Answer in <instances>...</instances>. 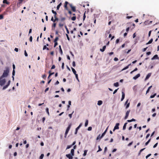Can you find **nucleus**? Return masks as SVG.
<instances>
[{
  "label": "nucleus",
  "instance_id": "obj_3",
  "mask_svg": "<svg viewBox=\"0 0 159 159\" xmlns=\"http://www.w3.org/2000/svg\"><path fill=\"white\" fill-rule=\"evenodd\" d=\"M130 110H128L126 111V114H125V116L124 118V119L125 120L126 119L128 118L129 115V113L130 112Z\"/></svg>",
  "mask_w": 159,
  "mask_h": 159
},
{
  "label": "nucleus",
  "instance_id": "obj_38",
  "mask_svg": "<svg viewBox=\"0 0 159 159\" xmlns=\"http://www.w3.org/2000/svg\"><path fill=\"white\" fill-rule=\"evenodd\" d=\"M8 86H9L7 84L5 86H4L3 88V89L4 90V89H6V88H7L8 87Z\"/></svg>",
  "mask_w": 159,
  "mask_h": 159
},
{
  "label": "nucleus",
  "instance_id": "obj_34",
  "mask_svg": "<svg viewBox=\"0 0 159 159\" xmlns=\"http://www.w3.org/2000/svg\"><path fill=\"white\" fill-rule=\"evenodd\" d=\"M76 17L75 16H74L71 18V20H72L74 21L76 20Z\"/></svg>",
  "mask_w": 159,
  "mask_h": 159
},
{
  "label": "nucleus",
  "instance_id": "obj_26",
  "mask_svg": "<svg viewBox=\"0 0 159 159\" xmlns=\"http://www.w3.org/2000/svg\"><path fill=\"white\" fill-rule=\"evenodd\" d=\"M71 69H72V72H73V73H74V74L75 75L76 74V71H75V69L74 68H73L72 67H71Z\"/></svg>",
  "mask_w": 159,
  "mask_h": 159
},
{
  "label": "nucleus",
  "instance_id": "obj_2",
  "mask_svg": "<svg viewBox=\"0 0 159 159\" xmlns=\"http://www.w3.org/2000/svg\"><path fill=\"white\" fill-rule=\"evenodd\" d=\"M6 82V80L5 79H3V78L0 77V85L1 86L3 85Z\"/></svg>",
  "mask_w": 159,
  "mask_h": 159
},
{
  "label": "nucleus",
  "instance_id": "obj_29",
  "mask_svg": "<svg viewBox=\"0 0 159 159\" xmlns=\"http://www.w3.org/2000/svg\"><path fill=\"white\" fill-rule=\"evenodd\" d=\"M68 132H69L68 131L66 130V132H65V136H64V137L65 138H66V137L67 135L68 134Z\"/></svg>",
  "mask_w": 159,
  "mask_h": 159
},
{
  "label": "nucleus",
  "instance_id": "obj_51",
  "mask_svg": "<svg viewBox=\"0 0 159 159\" xmlns=\"http://www.w3.org/2000/svg\"><path fill=\"white\" fill-rule=\"evenodd\" d=\"M56 25V23H54L52 25V28H53V27L54 28L55 27Z\"/></svg>",
  "mask_w": 159,
  "mask_h": 159
},
{
  "label": "nucleus",
  "instance_id": "obj_43",
  "mask_svg": "<svg viewBox=\"0 0 159 159\" xmlns=\"http://www.w3.org/2000/svg\"><path fill=\"white\" fill-rule=\"evenodd\" d=\"M72 145H68L67 146V147L66 148V149H69L70 148H71L72 147Z\"/></svg>",
  "mask_w": 159,
  "mask_h": 159
},
{
  "label": "nucleus",
  "instance_id": "obj_61",
  "mask_svg": "<svg viewBox=\"0 0 159 159\" xmlns=\"http://www.w3.org/2000/svg\"><path fill=\"white\" fill-rule=\"evenodd\" d=\"M3 18V15L1 14L0 15V19H2Z\"/></svg>",
  "mask_w": 159,
  "mask_h": 159
},
{
  "label": "nucleus",
  "instance_id": "obj_6",
  "mask_svg": "<svg viewBox=\"0 0 159 159\" xmlns=\"http://www.w3.org/2000/svg\"><path fill=\"white\" fill-rule=\"evenodd\" d=\"M69 5H70V7L71 8V10H72L74 11V12H75L76 11V9H75V7L74 6H73L72 5V4H69Z\"/></svg>",
  "mask_w": 159,
  "mask_h": 159
},
{
  "label": "nucleus",
  "instance_id": "obj_5",
  "mask_svg": "<svg viewBox=\"0 0 159 159\" xmlns=\"http://www.w3.org/2000/svg\"><path fill=\"white\" fill-rule=\"evenodd\" d=\"M82 125V123H80L79 126L76 129L75 134H77L78 131Z\"/></svg>",
  "mask_w": 159,
  "mask_h": 159
},
{
  "label": "nucleus",
  "instance_id": "obj_35",
  "mask_svg": "<svg viewBox=\"0 0 159 159\" xmlns=\"http://www.w3.org/2000/svg\"><path fill=\"white\" fill-rule=\"evenodd\" d=\"M88 120H86V121H85V126H87L88 125Z\"/></svg>",
  "mask_w": 159,
  "mask_h": 159
},
{
  "label": "nucleus",
  "instance_id": "obj_33",
  "mask_svg": "<svg viewBox=\"0 0 159 159\" xmlns=\"http://www.w3.org/2000/svg\"><path fill=\"white\" fill-rule=\"evenodd\" d=\"M152 87V86H149L146 91V93H148L150 89Z\"/></svg>",
  "mask_w": 159,
  "mask_h": 159
},
{
  "label": "nucleus",
  "instance_id": "obj_28",
  "mask_svg": "<svg viewBox=\"0 0 159 159\" xmlns=\"http://www.w3.org/2000/svg\"><path fill=\"white\" fill-rule=\"evenodd\" d=\"M52 12L54 14V17H55V16H56V15L57 14V12H56V11H54L53 10H52Z\"/></svg>",
  "mask_w": 159,
  "mask_h": 159
},
{
  "label": "nucleus",
  "instance_id": "obj_24",
  "mask_svg": "<svg viewBox=\"0 0 159 159\" xmlns=\"http://www.w3.org/2000/svg\"><path fill=\"white\" fill-rule=\"evenodd\" d=\"M103 137H102V135L101 136L100 134H99L97 137V138L96 139L97 140H98L99 139H100L101 138H102Z\"/></svg>",
  "mask_w": 159,
  "mask_h": 159
},
{
  "label": "nucleus",
  "instance_id": "obj_64",
  "mask_svg": "<svg viewBox=\"0 0 159 159\" xmlns=\"http://www.w3.org/2000/svg\"><path fill=\"white\" fill-rule=\"evenodd\" d=\"M55 68V65H53L51 67V69H54Z\"/></svg>",
  "mask_w": 159,
  "mask_h": 159
},
{
  "label": "nucleus",
  "instance_id": "obj_56",
  "mask_svg": "<svg viewBox=\"0 0 159 159\" xmlns=\"http://www.w3.org/2000/svg\"><path fill=\"white\" fill-rule=\"evenodd\" d=\"M46 76H47L46 75L44 74L42 75V77L43 78L45 79L46 78Z\"/></svg>",
  "mask_w": 159,
  "mask_h": 159
},
{
  "label": "nucleus",
  "instance_id": "obj_17",
  "mask_svg": "<svg viewBox=\"0 0 159 159\" xmlns=\"http://www.w3.org/2000/svg\"><path fill=\"white\" fill-rule=\"evenodd\" d=\"M152 41H153V39H151L147 43H146V45H148V44H150L151 43H152Z\"/></svg>",
  "mask_w": 159,
  "mask_h": 159
},
{
  "label": "nucleus",
  "instance_id": "obj_10",
  "mask_svg": "<svg viewBox=\"0 0 159 159\" xmlns=\"http://www.w3.org/2000/svg\"><path fill=\"white\" fill-rule=\"evenodd\" d=\"M122 98L121 99V101H122L123 100V99H124L125 97V94L124 92H122Z\"/></svg>",
  "mask_w": 159,
  "mask_h": 159
},
{
  "label": "nucleus",
  "instance_id": "obj_53",
  "mask_svg": "<svg viewBox=\"0 0 159 159\" xmlns=\"http://www.w3.org/2000/svg\"><path fill=\"white\" fill-rule=\"evenodd\" d=\"M75 75V77H76V79L78 81H79V79H78V74H76Z\"/></svg>",
  "mask_w": 159,
  "mask_h": 159
},
{
  "label": "nucleus",
  "instance_id": "obj_4",
  "mask_svg": "<svg viewBox=\"0 0 159 159\" xmlns=\"http://www.w3.org/2000/svg\"><path fill=\"white\" fill-rule=\"evenodd\" d=\"M119 123H117L115 126L114 127V128L113 129V131H114L116 129H119Z\"/></svg>",
  "mask_w": 159,
  "mask_h": 159
},
{
  "label": "nucleus",
  "instance_id": "obj_20",
  "mask_svg": "<svg viewBox=\"0 0 159 159\" xmlns=\"http://www.w3.org/2000/svg\"><path fill=\"white\" fill-rule=\"evenodd\" d=\"M3 3H6L7 4H9L10 2L8 1H7V0H3Z\"/></svg>",
  "mask_w": 159,
  "mask_h": 159
},
{
  "label": "nucleus",
  "instance_id": "obj_44",
  "mask_svg": "<svg viewBox=\"0 0 159 159\" xmlns=\"http://www.w3.org/2000/svg\"><path fill=\"white\" fill-rule=\"evenodd\" d=\"M85 18H86V16H85V12H84V15H83V21H84L85 20Z\"/></svg>",
  "mask_w": 159,
  "mask_h": 159
},
{
  "label": "nucleus",
  "instance_id": "obj_23",
  "mask_svg": "<svg viewBox=\"0 0 159 159\" xmlns=\"http://www.w3.org/2000/svg\"><path fill=\"white\" fill-rule=\"evenodd\" d=\"M127 124V122H126L125 123L123 128V130H125L126 129V125Z\"/></svg>",
  "mask_w": 159,
  "mask_h": 159
},
{
  "label": "nucleus",
  "instance_id": "obj_40",
  "mask_svg": "<svg viewBox=\"0 0 159 159\" xmlns=\"http://www.w3.org/2000/svg\"><path fill=\"white\" fill-rule=\"evenodd\" d=\"M65 27L66 29V30L67 34H69V31L68 30V29L67 28V27L66 26H65Z\"/></svg>",
  "mask_w": 159,
  "mask_h": 159
},
{
  "label": "nucleus",
  "instance_id": "obj_21",
  "mask_svg": "<svg viewBox=\"0 0 159 159\" xmlns=\"http://www.w3.org/2000/svg\"><path fill=\"white\" fill-rule=\"evenodd\" d=\"M102 101L99 100L98 102V105L100 106L102 104Z\"/></svg>",
  "mask_w": 159,
  "mask_h": 159
},
{
  "label": "nucleus",
  "instance_id": "obj_1",
  "mask_svg": "<svg viewBox=\"0 0 159 159\" xmlns=\"http://www.w3.org/2000/svg\"><path fill=\"white\" fill-rule=\"evenodd\" d=\"M9 73V69L8 68H7L6 70H4V72L2 76V77H6L8 75Z\"/></svg>",
  "mask_w": 159,
  "mask_h": 159
},
{
  "label": "nucleus",
  "instance_id": "obj_19",
  "mask_svg": "<svg viewBox=\"0 0 159 159\" xmlns=\"http://www.w3.org/2000/svg\"><path fill=\"white\" fill-rule=\"evenodd\" d=\"M66 20V18L65 17H61L60 18V20L61 22L64 21Z\"/></svg>",
  "mask_w": 159,
  "mask_h": 159
},
{
  "label": "nucleus",
  "instance_id": "obj_16",
  "mask_svg": "<svg viewBox=\"0 0 159 159\" xmlns=\"http://www.w3.org/2000/svg\"><path fill=\"white\" fill-rule=\"evenodd\" d=\"M70 153L72 156L74 155V149H71V150Z\"/></svg>",
  "mask_w": 159,
  "mask_h": 159
},
{
  "label": "nucleus",
  "instance_id": "obj_47",
  "mask_svg": "<svg viewBox=\"0 0 159 159\" xmlns=\"http://www.w3.org/2000/svg\"><path fill=\"white\" fill-rule=\"evenodd\" d=\"M58 37H56V38H55L54 40V42H57V41L58 40Z\"/></svg>",
  "mask_w": 159,
  "mask_h": 159
},
{
  "label": "nucleus",
  "instance_id": "obj_15",
  "mask_svg": "<svg viewBox=\"0 0 159 159\" xmlns=\"http://www.w3.org/2000/svg\"><path fill=\"white\" fill-rule=\"evenodd\" d=\"M108 128V127L107 128V129L105 130V131H104V132L102 134V137H103L104 136V135L106 133L107 131V130Z\"/></svg>",
  "mask_w": 159,
  "mask_h": 159
},
{
  "label": "nucleus",
  "instance_id": "obj_9",
  "mask_svg": "<svg viewBox=\"0 0 159 159\" xmlns=\"http://www.w3.org/2000/svg\"><path fill=\"white\" fill-rule=\"evenodd\" d=\"M158 59V57L157 55H155L152 58L151 60H153L155 59Z\"/></svg>",
  "mask_w": 159,
  "mask_h": 159
},
{
  "label": "nucleus",
  "instance_id": "obj_46",
  "mask_svg": "<svg viewBox=\"0 0 159 159\" xmlns=\"http://www.w3.org/2000/svg\"><path fill=\"white\" fill-rule=\"evenodd\" d=\"M49 76H50L52 75H53L54 74V72L51 73V71H49Z\"/></svg>",
  "mask_w": 159,
  "mask_h": 159
},
{
  "label": "nucleus",
  "instance_id": "obj_31",
  "mask_svg": "<svg viewBox=\"0 0 159 159\" xmlns=\"http://www.w3.org/2000/svg\"><path fill=\"white\" fill-rule=\"evenodd\" d=\"M61 3H59L57 6V10H58L59 9V8L61 6Z\"/></svg>",
  "mask_w": 159,
  "mask_h": 159
},
{
  "label": "nucleus",
  "instance_id": "obj_55",
  "mask_svg": "<svg viewBox=\"0 0 159 159\" xmlns=\"http://www.w3.org/2000/svg\"><path fill=\"white\" fill-rule=\"evenodd\" d=\"M92 129V127H89L88 128V130L89 131H91Z\"/></svg>",
  "mask_w": 159,
  "mask_h": 159
},
{
  "label": "nucleus",
  "instance_id": "obj_7",
  "mask_svg": "<svg viewBox=\"0 0 159 159\" xmlns=\"http://www.w3.org/2000/svg\"><path fill=\"white\" fill-rule=\"evenodd\" d=\"M66 156L69 158V159H73V156L70 154H68L66 155Z\"/></svg>",
  "mask_w": 159,
  "mask_h": 159
},
{
  "label": "nucleus",
  "instance_id": "obj_50",
  "mask_svg": "<svg viewBox=\"0 0 159 159\" xmlns=\"http://www.w3.org/2000/svg\"><path fill=\"white\" fill-rule=\"evenodd\" d=\"M149 22V21L148 20L144 22V24L145 25H147L149 24H148Z\"/></svg>",
  "mask_w": 159,
  "mask_h": 159
},
{
  "label": "nucleus",
  "instance_id": "obj_13",
  "mask_svg": "<svg viewBox=\"0 0 159 159\" xmlns=\"http://www.w3.org/2000/svg\"><path fill=\"white\" fill-rule=\"evenodd\" d=\"M151 73H149L146 76V77L145 78V80H147L151 76Z\"/></svg>",
  "mask_w": 159,
  "mask_h": 159
},
{
  "label": "nucleus",
  "instance_id": "obj_39",
  "mask_svg": "<svg viewBox=\"0 0 159 159\" xmlns=\"http://www.w3.org/2000/svg\"><path fill=\"white\" fill-rule=\"evenodd\" d=\"M151 140V139H150L147 142L145 143V146L147 145L150 142Z\"/></svg>",
  "mask_w": 159,
  "mask_h": 159
},
{
  "label": "nucleus",
  "instance_id": "obj_52",
  "mask_svg": "<svg viewBox=\"0 0 159 159\" xmlns=\"http://www.w3.org/2000/svg\"><path fill=\"white\" fill-rule=\"evenodd\" d=\"M74 111H73L71 114H70L69 115V116L70 117V118H72V115L73 113H74Z\"/></svg>",
  "mask_w": 159,
  "mask_h": 159
},
{
  "label": "nucleus",
  "instance_id": "obj_54",
  "mask_svg": "<svg viewBox=\"0 0 159 159\" xmlns=\"http://www.w3.org/2000/svg\"><path fill=\"white\" fill-rule=\"evenodd\" d=\"M66 36L67 37V39L68 40L70 41V38H69V36L68 35V34H66Z\"/></svg>",
  "mask_w": 159,
  "mask_h": 159
},
{
  "label": "nucleus",
  "instance_id": "obj_12",
  "mask_svg": "<svg viewBox=\"0 0 159 159\" xmlns=\"http://www.w3.org/2000/svg\"><path fill=\"white\" fill-rule=\"evenodd\" d=\"M59 52L61 55H62L63 52H62V50L61 48V45L59 46Z\"/></svg>",
  "mask_w": 159,
  "mask_h": 159
},
{
  "label": "nucleus",
  "instance_id": "obj_45",
  "mask_svg": "<svg viewBox=\"0 0 159 159\" xmlns=\"http://www.w3.org/2000/svg\"><path fill=\"white\" fill-rule=\"evenodd\" d=\"M129 105H130L129 102L126 105V109H127L129 107Z\"/></svg>",
  "mask_w": 159,
  "mask_h": 159
},
{
  "label": "nucleus",
  "instance_id": "obj_22",
  "mask_svg": "<svg viewBox=\"0 0 159 159\" xmlns=\"http://www.w3.org/2000/svg\"><path fill=\"white\" fill-rule=\"evenodd\" d=\"M71 124H70L68 126V127H67L66 130L69 131L70 128V127H71Z\"/></svg>",
  "mask_w": 159,
  "mask_h": 159
},
{
  "label": "nucleus",
  "instance_id": "obj_49",
  "mask_svg": "<svg viewBox=\"0 0 159 159\" xmlns=\"http://www.w3.org/2000/svg\"><path fill=\"white\" fill-rule=\"evenodd\" d=\"M98 150L97 151V152H98L99 151H101L102 150V149L101 148L100 146L99 145L98 146Z\"/></svg>",
  "mask_w": 159,
  "mask_h": 159
},
{
  "label": "nucleus",
  "instance_id": "obj_37",
  "mask_svg": "<svg viewBox=\"0 0 159 159\" xmlns=\"http://www.w3.org/2000/svg\"><path fill=\"white\" fill-rule=\"evenodd\" d=\"M156 95V93H155L153 95H151L150 97V98H154Z\"/></svg>",
  "mask_w": 159,
  "mask_h": 159
},
{
  "label": "nucleus",
  "instance_id": "obj_32",
  "mask_svg": "<svg viewBox=\"0 0 159 159\" xmlns=\"http://www.w3.org/2000/svg\"><path fill=\"white\" fill-rule=\"evenodd\" d=\"M145 149V148H143L141 149L140 150V151H139V153H138V155H140V154L141 152H142L143 150H144Z\"/></svg>",
  "mask_w": 159,
  "mask_h": 159
},
{
  "label": "nucleus",
  "instance_id": "obj_14",
  "mask_svg": "<svg viewBox=\"0 0 159 159\" xmlns=\"http://www.w3.org/2000/svg\"><path fill=\"white\" fill-rule=\"evenodd\" d=\"M106 48V46L105 45L104 46H103L102 49L101 48V49H100V50L102 52H103L105 51Z\"/></svg>",
  "mask_w": 159,
  "mask_h": 159
},
{
  "label": "nucleus",
  "instance_id": "obj_18",
  "mask_svg": "<svg viewBox=\"0 0 159 159\" xmlns=\"http://www.w3.org/2000/svg\"><path fill=\"white\" fill-rule=\"evenodd\" d=\"M130 65H131V64H129L127 66H126L124 68H123L122 69V71L124 70H125L126 69H127L129 68V66H130Z\"/></svg>",
  "mask_w": 159,
  "mask_h": 159
},
{
  "label": "nucleus",
  "instance_id": "obj_48",
  "mask_svg": "<svg viewBox=\"0 0 159 159\" xmlns=\"http://www.w3.org/2000/svg\"><path fill=\"white\" fill-rule=\"evenodd\" d=\"M54 42V47L55 48V47L58 44V43H57V42Z\"/></svg>",
  "mask_w": 159,
  "mask_h": 159
},
{
  "label": "nucleus",
  "instance_id": "obj_63",
  "mask_svg": "<svg viewBox=\"0 0 159 159\" xmlns=\"http://www.w3.org/2000/svg\"><path fill=\"white\" fill-rule=\"evenodd\" d=\"M151 54V52H148L146 53V54L147 55H149Z\"/></svg>",
  "mask_w": 159,
  "mask_h": 159
},
{
  "label": "nucleus",
  "instance_id": "obj_58",
  "mask_svg": "<svg viewBox=\"0 0 159 159\" xmlns=\"http://www.w3.org/2000/svg\"><path fill=\"white\" fill-rule=\"evenodd\" d=\"M64 62H63L62 63V66H61L62 69H64Z\"/></svg>",
  "mask_w": 159,
  "mask_h": 159
},
{
  "label": "nucleus",
  "instance_id": "obj_27",
  "mask_svg": "<svg viewBox=\"0 0 159 159\" xmlns=\"http://www.w3.org/2000/svg\"><path fill=\"white\" fill-rule=\"evenodd\" d=\"M114 85L116 87H118L119 85V83L118 82L115 83L114 84Z\"/></svg>",
  "mask_w": 159,
  "mask_h": 159
},
{
  "label": "nucleus",
  "instance_id": "obj_36",
  "mask_svg": "<svg viewBox=\"0 0 159 159\" xmlns=\"http://www.w3.org/2000/svg\"><path fill=\"white\" fill-rule=\"evenodd\" d=\"M87 152V150H85L84 151V154H83V156H86V155Z\"/></svg>",
  "mask_w": 159,
  "mask_h": 159
},
{
  "label": "nucleus",
  "instance_id": "obj_62",
  "mask_svg": "<svg viewBox=\"0 0 159 159\" xmlns=\"http://www.w3.org/2000/svg\"><path fill=\"white\" fill-rule=\"evenodd\" d=\"M148 47H146V48H144L142 49L143 52H145L146 51V49H147Z\"/></svg>",
  "mask_w": 159,
  "mask_h": 159
},
{
  "label": "nucleus",
  "instance_id": "obj_60",
  "mask_svg": "<svg viewBox=\"0 0 159 159\" xmlns=\"http://www.w3.org/2000/svg\"><path fill=\"white\" fill-rule=\"evenodd\" d=\"M125 43H124V44H123L121 45V47H120V48H124V47H125Z\"/></svg>",
  "mask_w": 159,
  "mask_h": 159
},
{
  "label": "nucleus",
  "instance_id": "obj_42",
  "mask_svg": "<svg viewBox=\"0 0 159 159\" xmlns=\"http://www.w3.org/2000/svg\"><path fill=\"white\" fill-rule=\"evenodd\" d=\"M46 111L47 112V113H48V115L49 116V113L48 111V108H47L46 109Z\"/></svg>",
  "mask_w": 159,
  "mask_h": 159
},
{
  "label": "nucleus",
  "instance_id": "obj_57",
  "mask_svg": "<svg viewBox=\"0 0 159 159\" xmlns=\"http://www.w3.org/2000/svg\"><path fill=\"white\" fill-rule=\"evenodd\" d=\"M24 0H19L18 3L20 4Z\"/></svg>",
  "mask_w": 159,
  "mask_h": 159
},
{
  "label": "nucleus",
  "instance_id": "obj_25",
  "mask_svg": "<svg viewBox=\"0 0 159 159\" xmlns=\"http://www.w3.org/2000/svg\"><path fill=\"white\" fill-rule=\"evenodd\" d=\"M46 49L47 50H49V49L47 47H46V45L44 46L43 48V50H44L45 49Z\"/></svg>",
  "mask_w": 159,
  "mask_h": 159
},
{
  "label": "nucleus",
  "instance_id": "obj_41",
  "mask_svg": "<svg viewBox=\"0 0 159 159\" xmlns=\"http://www.w3.org/2000/svg\"><path fill=\"white\" fill-rule=\"evenodd\" d=\"M63 25H64V24H62L61 23H59V26L60 27H61L63 26Z\"/></svg>",
  "mask_w": 159,
  "mask_h": 159
},
{
  "label": "nucleus",
  "instance_id": "obj_8",
  "mask_svg": "<svg viewBox=\"0 0 159 159\" xmlns=\"http://www.w3.org/2000/svg\"><path fill=\"white\" fill-rule=\"evenodd\" d=\"M140 76V74H138L136 75L133 78V79L134 80H135L137 79Z\"/></svg>",
  "mask_w": 159,
  "mask_h": 159
},
{
  "label": "nucleus",
  "instance_id": "obj_59",
  "mask_svg": "<svg viewBox=\"0 0 159 159\" xmlns=\"http://www.w3.org/2000/svg\"><path fill=\"white\" fill-rule=\"evenodd\" d=\"M72 65H73V66L74 67H75V61H73V62H72Z\"/></svg>",
  "mask_w": 159,
  "mask_h": 159
},
{
  "label": "nucleus",
  "instance_id": "obj_11",
  "mask_svg": "<svg viewBox=\"0 0 159 159\" xmlns=\"http://www.w3.org/2000/svg\"><path fill=\"white\" fill-rule=\"evenodd\" d=\"M68 4V2L67 1H66L65 2V5H64V7L67 10L68 7H67V4Z\"/></svg>",
  "mask_w": 159,
  "mask_h": 159
},
{
  "label": "nucleus",
  "instance_id": "obj_30",
  "mask_svg": "<svg viewBox=\"0 0 159 159\" xmlns=\"http://www.w3.org/2000/svg\"><path fill=\"white\" fill-rule=\"evenodd\" d=\"M44 156V155L43 154H42L39 157V159H43Z\"/></svg>",
  "mask_w": 159,
  "mask_h": 159
}]
</instances>
